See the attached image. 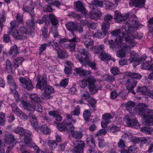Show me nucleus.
<instances>
[{
  "instance_id": "56",
  "label": "nucleus",
  "mask_w": 153,
  "mask_h": 153,
  "mask_svg": "<svg viewBox=\"0 0 153 153\" xmlns=\"http://www.w3.org/2000/svg\"><path fill=\"white\" fill-rule=\"evenodd\" d=\"M107 131L104 129H100L95 134V136L98 137L102 135H105L107 133Z\"/></svg>"
},
{
  "instance_id": "47",
  "label": "nucleus",
  "mask_w": 153,
  "mask_h": 153,
  "mask_svg": "<svg viewBox=\"0 0 153 153\" xmlns=\"http://www.w3.org/2000/svg\"><path fill=\"white\" fill-rule=\"evenodd\" d=\"M87 101L92 107L94 111H95L96 110L95 105L97 103L96 100L92 98H90Z\"/></svg>"
},
{
  "instance_id": "48",
  "label": "nucleus",
  "mask_w": 153,
  "mask_h": 153,
  "mask_svg": "<svg viewBox=\"0 0 153 153\" xmlns=\"http://www.w3.org/2000/svg\"><path fill=\"white\" fill-rule=\"evenodd\" d=\"M48 16L46 15H43L42 19H38L36 20V22L39 24H43L44 22L46 23L48 21Z\"/></svg>"
},
{
  "instance_id": "27",
  "label": "nucleus",
  "mask_w": 153,
  "mask_h": 153,
  "mask_svg": "<svg viewBox=\"0 0 153 153\" xmlns=\"http://www.w3.org/2000/svg\"><path fill=\"white\" fill-rule=\"evenodd\" d=\"M87 144L91 148L94 149L96 147V144L94 138L91 135H89L87 138Z\"/></svg>"
},
{
  "instance_id": "16",
  "label": "nucleus",
  "mask_w": 153,
  "mask_h": 153,
  "mask_svg": "<svg viewBox=\"0 0 153 153\" xmlns=\"http://www.w3.org/2000/svg\"><path fill=\"white\" fill-rule=\"evenodd\" d=\"M145 0H130L129 2L130 6L142 7L144 6Z\"/></svg>"
},
{
  "instance_id": "37",
  "label": "nucleus",
  "mask_w": 153,
  "mask_h": 153,
  "mask_svg": "<svg viewBox=\"0 0 153 153\" xmlns=\"http://www.w3.org/2000/svg\"><path fill=\"white\" fill-rule=\"evenodd\" d=\"M76 25L74 22H71L67 23L66 25V26L68 30L72 32L75 30Z\"/></svg>"
},
{
  "instance_id": "54",
  "label": "nucleus",
  "mask_w": 153,
  "mask_h": 153,
  "mask_svg": "<svg viewBox=\"0 0 153 153\" xmlns=\"http://www.w3.org/2000/svg\"><path fill=\"white\" fill-rule=\"evenodd\" d=\"M16 20L18 24H22L23 22V16L18 13L16 16Z\"/></svg>"
},
{
  "instance_id": "60",
  "label": "nucleus",
  "mask_w": 153,
  "mask_h": 153,
  "mask_svg": "<svg viewBox=\"0 0 153 153\" xmlns=\"http://www.w3.org/2000/svg\"><path fill=\"white\" fill-rule=\"evenodd\" d=\"M113 18V16L109 14H107L104 17V21L105 22H109Z\"/></svg>"
},
{
  "instance_id": "6",
  "label": "nucleus",
  "mask_w": 153,
  "mask_h": 153,
  "mask_svg": "<svg viewBox=\"0 0 153 153\" xmlns=\"http://www.w3.org/2000/svg\"><path fill=\"white\" fill-rule=\"evenodd\" d=\"M74 153H83L85 143L81 140H75L73 141Z\"/></svg>"
},
{
  "instance_id": "9",
  "label": "nucleus",
  "mask_w": 153,
  "mask_h": 153,
  "mask_svg": "<svg viewBox=\"0 0 153 153\" xmlns=\"http://www.w3.org/2000/svg\"><path fill=\"white\" fill-rule=\"evenodd\" d=\"M45 89L44 92L42 95V98L44 100H48L51 99L52 97L50 94L53 93L54 91V88L52 86L47 85L45 87H43Z\"/></svg>"
},
{
  "instance_id": "20",
  "label": "nucleus",
  "mask_w": 153,
  "mask_h": 153,
  "mask_svg": "<svg viewBox=\"0 0 153 153\" xmlns=\"http://www.w3.org/2000/svg\"><path fill=\"white\" fill-rule=\"evenodd\" d=\"M73 38L69 40V41L71 42H73L71 43L69 45L71 51H73L75 48L76 44L75 42H79L80 40L77 37L75 34H74L73 32L72 33Z\"/></svg>"
},
{
  "instance_id": "7",
  "label": "nucleus",
  "mask_w": 153,
  "mask_h": 153,
  "mask_svg": "<svg viewBox=\"0 0 153 153\" xmlns=\"http://www.w3.org/2000/svg\"><path fill=\"white\" fill-rule=\"evenodd\" d=\"M89 34V33L88 32L83 35L82 42L84 43L86 48L91 50L94 45V41L92 39H91Z\"/></svg>"
},
{
  "instance_id": "45",
  "label": "nucleus",
  "mask_w": 153,
  "mask_h": 153,
  "mask_svg": "<svg viewBox=\"0 0 153 153\" xmlns=\"http://www.w3.org/2000/svg\"><path fill=\"white\" fill-rule=\"evenodd\" d=\"M11 106L12 107V111L16 114L18 115H19V114L21 113V111L17 107V105L14 103H13L11 105Z\"/></svg>"
},
{
  "instance_id": "38",
  "label": "nucleus",
  "mask_w": 153,
  "mask_h": 153,
  "mask_svg": "<svg viewBox=\"0 0 153 153\" xmlns=\"http://www.w3.org/2000/svg\"><path fill=\"white\" fill-rule=\"evenodd\" d=\"M67 121V120H64L62 123H57V129L60 131H65V125H67V124L68 123Z\"/></svg>"
},
{
  "instance_id": "61",
  "label": "nucleus",
  "mask_w": 153,
  "mask_h": 153,
  "mask_svg": "<svg viewBox=\"0 0 153 153\" xmlns=\"http://www.w3.org/2000/svg\"><path fill=\"white\" fill-rule=\"evenodd\" d=\"M113 117L109 113L105 114L103 115L102 116V119L105 120H108Z\"/></svg>"
},
{
  "instance_id": "58",
  "label": "nucleus",
  "mask_w": 153,
  "mask_h": 153,
  "mask_svg": "<svg viewBox=\"0 0 153 153\" xmlns=\"http://www.w3.org/2000/svg\"><path fill=\"white\" fill-rule=\"evenodd\" d=\"M33 109L34 110L39 112H42V106L39 104H36L34 105Z\"/></svg>"
},
{
  "instance_id": "41",
  "label": "nucleus",
  "mask_w": 153,
  "mask_h": 153,
  "mask_svg": "<svg viewBox=\"0 0 153 153\" xmlns=\"http://www.w3.org/2000/svg\"><path fill=\"white\" fill-rule=\"evenodd\" d=\"M67 120V121L68 123L67 125H65V131H71V133L74 130V127L73 125L71 123L68 122V120Z\"/></svg>"
},
{
  "instance_id": "13",
  "label": "nucleus",
  "mask_w": 153,
  "mask_h": 153,
  "mask_svg": "<svg viewBox=\"0 0 153 153\" xmlns=\"http://www.w3.org/2000/svg\"><path fill=\"white\" fill-rule=\"evenodd\" d=\"M130 15H131L130 13L124 14L123 15H121L119 12L116 10L114 12V18L117 22L120 23L121 22L126 20Z\"/></svg>"
},
{
  "instance_id": "29",
  "label": "nucleus",
  "mask_w": 153,
  "mask_h": 153,
  "mask_svg": "<svg viewBox=\"0 0 153 153\" xmlns=\"http://www.w3.org/2000/svg\"><path fill=\"white\" fill-rule=\"evenodd\" d=\"M104 49V45L102 44L98 46H93L91 50L93 51L95 53H103V51Z\"/></svg>"
},
{
  "instance_id": "10",
  "label": "nucleus",
  "mask_w": 153,
  "mask_h": 153,
  "mask_svg": "<svg viewBox=\"0 0 153 153\" xmlns=\"http://www.w3.org/2000/svg\"><path fill=\"white\" fill-rule=\"evenodd\" d=\"M95 7L93 4L90 5V7L92 10L89 13V17L91 19L94 20L99 19L102 16V13L100 10L96 9V6Z\"/></svg>"
},
{
  "instance_id": "59",
  "label": "nucleus",
  "mask_w": 153,
  "mask_h": 153,
  "mask_svg": "<svg viewBox=\"0 0 153 153\" xmlns=\"http://www.w3.org/2000/svg\"><path fill=\"white\" fill-rule=\"evenodd\" d=\"M80 107L79 105L77 106L74 110L71 113V114L73 115H78L80 113Z\"/></svg>"
},
{
  "instance_id": "28",
  "label": "nucleus",
  "mask_w": 153,
  "mask_h": 153,
  "mask_svg": "<svg viewBox=\"0 0 153 153\" xmlns=\"http://www.w3.org/2000/svg\"><path fill=\"white\" fill-rule=\"evenodd\" d=\"M75 71L76 72V74H80V76L83 78L85 77L86 76L91 73V71L83 70L79 68H76L75 69Z\"/></svg>"
},
{
  "instance_id": "39",
  "label": "nucleus",
  "mask_w": 153,
  "mask_h": 153,
  "mask_svg": "<svg viewBox=\"0 0 153 153\" xmlns=\"http://www.w3.org/2000/svg\"><path fill=\"white\" fill-rule=\"evenodd\" d=\"M24 61V59L22 57H19L16 58L13 61L14 66L18 67L21 66L22 63Z\"/></svg>"
},
{
  "instance_id": "34",
  "label": "nucleus",
  "mask_w": 153,
  "mask_h": 153,
  "mask_svg": "<svg viewBox=\"0 0 153 153\" xmlns=\"http://www.w3.org/2000/svg\"><path fill=\"white\" fill-rule=\"evenodd\" d=\"M71 135L73 137L76 139H80L83 136V134L80 131H73L71 133Z\"/></svg>"
},
{
  "instance_id": "57",
  "label": "nucleus",
  "mask_w": 153,
  "mask_h": 153,
  "mask_svg": "<svg viewBox=\"0 0 153 153\" xmlns=\"http://www.w3.org/2000/svg\"><path fill=\"white\" fill-rule=\"evenodd\" d=\"M5 20L6 17L4 14L1 15V17L0 18V29L1 30L2 29L4 26L3 22L5 21Z\"/></svg>"
},
{
  "instance_id": "4",
  "label": "nucleus",
  "mask_w": 153,
  "mask_h": 153,
  "mask_svg": "<svg viewBox=\"0 0 153 153\" xmlns=\"http://www.w3.org/2000/svg\"><path fill=\"white\" fill-rule=\"evenodd\" d=\"M12 131L22 136H24V140L27 144H30L32 143L31 137L32 134L31 132L27 131L23 127L19 126L14 128Z\"/></svg>"
},
{
  "instance_id": "55",
  "label": "nucleus",
  "mask_w": 153,
  "mask_h": 153,
  "mask_svg": "<svg viewBox=\"0 0 153 153\" xmlns=\"http://www.w3.org/2000/svg\"><path fill=\"white\" fill-rule=\"evenodd\" d=\"M5 114L2 112H0V124L4 126L5 122Z\"/></svg>"
},
{
  "instance_id": "49",
  "label": "nucleus",
  "mask_w": 153,
  "mask_h": 153,
  "mask_svg": "<svg viewBox=\"0 0 153 153\" xmlns=\"http://www.w3.org/2000/svg\"><path fill=\"white\" fill-rule=\"evenodd\" d=\"M47 143L50 148L52 149H54L57 145V143L55 140H48Z\"/></svg>"
},
{
  "instance_id": "18",
  "label": "nucleus",
  "mask_w": 153,
  "mask_h": 153,
  "mask_svg": "<svg viewBox=\"0 0 153 153\" xmlns=\"http://www.w3.org/2000/svg\"><path fill=\"white\" fill-rule=\"evenodd\" d=\"M15 140L14 135L12 134H8L5 136V142L7 144L15 146Z\"/></svg>"
},
{
  "instance_id": "23",
  "label": "nucleus",
  "mask_w": 153,
  "mask_h": 153,
  "mask_svg": "<svg viewBox=\"0 0 153 153\" xmlns=\"http://www.w3.org/2000/svg\"><path fill=\"white\" fill-rule=\"evenodd\" d=\"M126 83L128 85L126 86L127 89L128 90H133L136 85L137 82L136 80H133L132 78H130L128 79Z\"/></svg>"
},
{
  "instance_id": "1",
  "label": "nucleus",
  "mask_w": 153,
  "mask_h": 153,
  "mask_svg": "<svg viewBox=\"0 0 153 153\" xmlns=\"http://www.w3.org/2000/svg\"><path fill=\"white\" fill-rule=\"evenodd\" d=\"M137 20V16L134 14H133L130 16L128 21L126 23L124 29L126 33L123 34V36L126 43L128 44V48H121V49L117 51L116 53V56L118 57H125L126 53L131 48L136 45V43L134 41L135 37L130 33L131 34L135 30L139 29L142 26L139 25Z\"/></svg>"
},
{
  "instance_id": "11",
  "label": "nucleus",
  "mask_w": 153,
  "mask_h": 153,
  "mask_svg": "<svg viewBox=\"0 0 153 153\" xmlns=\"http://www.w3.org/2000/svg\"><path fill=\"white\" fill-rule=\"evenodd\" d=\"M20 82L22 83V86L28 91L33 90V86L31 81L28 78H25L22 77L19 78Z\"/></svg>"
},
{
  "instance_id": "53",
  "label": "nucleus",
  "mask_w": 153,
  "mask_h": 153,
  "mask_svg": "<svg viewBox=\"0 0 153 153\" xmlns=\"http://www.w3.org/2000/svg\"><path fill=\"white\" fill-rule=\"evenodd\" d=\"M142 130L143 132L148 134H151L153 132V128H152L145 127L142 128Z\"/></svg>"
},
{
  "instance_id": "15",
  "label": "nucleus",
  "mask_w": 153,
  "mask_h": 153,
  "mask_svg": "<svg viewBox=\"0 0 153 153\" xmlns=\"http://www.w3.org/2000/svg\"><path fill=\"white\" fill-rule=\"evenodd\" d=\"M115 45L117 48H128V44L123 42V38L119 36H117L115 41Z\"/></svg>"
},
{
  "instance_id": "21",
  "label": "nucleus",
  "mask_w": 153,
  "mask_h": 153,
  "mask_svg": "<svg viewBox=\"0 0 153 153\" xmlns=\"http://www.w3.org/2000/svg\"><path fill=\"white\" fill-rule=\"evenodd\" d=\"M123 79L126 78V77H130L131 76V78H133L139 79L142 77V76L140 74L130 72H124L123 73Z\"/></svg>"
},
{
  "instance_id": "32",
  "label": "nucleus",
  "mask_w": 153,
  "mask_h": 153,
  "mask_svg": "<svg viewBox=\"0 0 153 153\" xmlns=\"http://www.w3.org/2000/svg\"><path fill=\"white\" fill-rule=\"evenodd\" d=\"M7 82L10 85L15 89L17 88V86L12 75H8L7 76Z\"/></svg>"
},
{
  "instance_id": "5",
  "label": "nucleus",
  "mask_w": 153,
  "mask_h": 153,
  "mask_svg": "<svg viewBox=\"0 0 153 153\" xmlns=\"http://www.w3.org/2000/svg\"><path fill=\"white\" fill-rule=\"evenodd\" d=\"M130 59L131 62H134V66L136 67L140 63L144 61L146 57L145 55L140 57L138 59L139 57L138 54L134 51H131L130 52Z\"/></svg>"
},
{
  "instance_id": "31",
  "label": "nucleus",
  "mask_w": 153,
  "mask_h": 153,
  "mask_svg": "<svg viewBox=\"0 0 153 153\" xmlns=\"http://www.w3.org/2000/svg\"><path fill=\"white\" fill-rule=\"evenodd\" d=\"M34 7L32 4V3L29 5H25L23 7V10L25 12L28 13L31 15H32L33 13Z\"/></svg>"
},
{
  "instance_id": "12",
  "label": "nucleus",
  "mask_w": 153,
  "mask_h": 153,
  "mask_svg": "<svg viewBox=\"0 0 153 153\" xmlns=\"http://www.w3.org/2000/svg\"><path fill=\"white\" fill-rule=\"evenodd\" d=\"M87 81L89 83L88 87L90 91H93L94 93L98 90H101V88L98 85H94L95 79L92 77H89L87 79Z\"/></svg>"
},
{
  "instance_id": "33",
  "label": "nucleus",
  "mask_w": 153,
  "mask_h": 153,
  "mask_svg": "<svg viewBox=\"0 0 153 153\" xmlns=\"http://www.w3.org/2000/svg\"><path fill=\"white\" fill-rule=\"evenodd\" d=\"M135 105V103L131 101L128 102L125 104V107L126 109L129 111L130 113H132V108H133Z\"/></svg>"
},
{
  "instance_id": "43",
  "label": "nucleus",
  "mask_w": 153,
  "mask_h": 153,
  "mask_svg": "<svg viewBox=\"0 0 153 153\" xmlns=\"http://www.w3.org/2000/svg\"><path fill=\"white\" fill-rule=\"evenodd\" d=\"M91 114V112L89 109L85 110L84 111L83 116L84 119L86 121H88L89 120Z\"/></svg>"
},
{
  "instance_id": "36",
  "label": "nucleus",
  "mask_w": 153,
  "mask_h": 153,
  "mask_svg": "<svg viewBox=\"0 0 153 153\" xmlns=\"http://www.w3.org/2000/svg\"><path fill=\"white\" fill-rule=\"evenodd\" d=\"M148 89V88L146 86L143 87H138L137 90V92L139 93L142 94L144 95L145 97L146 94H147L149 91H147Z\"/></svg>"
},
{
  "instance_id": "63",
  "label": "nucleus",
  "mask_w": 153,
  "mask_h": 153,
  "mask_svg": "<svg viewBox=\"0 0 153 153\" xmlns=\"http://www.w3.org/2000/svg\"><path fill=\"white\" fill-rule=\"evenodd\" d=\"M136 149V146L133 145L131 146L128 148V153H134Z\"/></svg>"
},
{
  "instance_id": "3",
  "label": "nucleus",
  "mask_w": 153,
  "mask_h": 153,
  "mask_svg": "<svg viewBox=\"0 0 153 153\" xmlns=\"http://www.w3.org/2000/svg\"><path fill=\"white\" fill-rule=\"evenodd\" d=\"M79 51L80 54H75V56L80 63L82 64V66H86L87 65H88L90 67H95L96 63L94 62L89 60L85 49L81 48L79 49Z\"/></svg>"
},
{
  "instance_id": "51",
  "label": "nucleus",
  "mask_w": 153,
  "mask_h": 153,
  "mask_svg": "<svg viewBox=\"0 0 153 153\" xmlns=\"http://www.w3.org/2000/svg\"><path fill=\"white\" fill-rule=\"evenodd\" d=\"M30 97L31 100L35 102L39 103L40 102V98L39 97L37 94H33L31 95Z\"/></svg>"
},
{
  "instance_id": "35",
  "label": "nucleus",
  "mask_w": 153,
  "mask_h": 153,
  "mask_svg": "<svg viewBox=\"0 0 153 153\" xmlns=\"http://www.w3.org/2000/svg\"><path fill=\"white\" fill-rule=\"evenodd\" d=\"M99 57L102 61L105 62L109 61L111 59V56L109 54L105 53H101Z\"/></svg>"
},
{
  "instance_id": "62",
  "label": "nucleus",
  "mask_w": 153,
  "mask_h": 153,
  "mask_svg": "<svg viewBox=\"0 0 153 153\" xmlns=\"http://www.w3.org/2000/svg\"><path fill=\"white\" fill-rule=\"evenodd\" d=\"M111 71L114 76L120 74V71L117 68H112L111 69Z\"/></svg>"
},
{
  "instance_id": "40",
  "label": "nucleus",
  "mask_w": 153,
  "mask_h": 153,
  "mask_svg": "<svg viewBox=\"0 0 153 153\" xmlns=\"http://www.w3.org/2000/svg\"><path fill=\"white\" fill-rule=\"evenodd\" d=\"M105 32L102 31L101 32L100 30H97L94 34V36L98 38L102 39L106 35Z\"/></svg>"
},
{
  "instance_id": "17",
  "label": "nucleus",
  "mask_w": 153,
  "mask_h": 153,
  "mask_svg": "<svg viewBox=\"0 0 153 153\" xmlns=\"http://www.w3.org/2000/svg\"><path fill=\"white\" fill-rule=\"evenodd\" d=\"M56 31L55 34H54V36L56 40V43L54 44V46L56 45V46H58L59 45L62 46L64 42H66V39H61L60 36L58 35V33L56 30V28H55Z\"/></svg>"
},
{
  "instance_id": "19",
  "label": "nucleus",
  "mask_w": 153,
  "mask_h": 153,
  "mask_svg": "<svg viewBox=\"0 0 153 153\" xmlns=\"http://www.w3.org/2000/svg\"><path fill=\"white\" fill-rule=\"evenodd\" d=\"M74 4L75 5L76 10L80 11L82 14L85 15L86 14L87 11L82 2L79 1L76 2Z\"/></svg>"
},
{
  "instance_id": "52",
  "label": "nucleus",
  "mask_w": 153,
  "mask_h": 153,
  "mask_svg": "<svg viewBox=\"0 0 153 153\" xmlns=\"http://www.w3.org/2000/svg\"><path fill=\"white\" fill-rule=\"evenodd\" d=\"M18 25L16 21L13 20L10 22V27L8 29V30H13L14 29L18 27Z\"/></svg>"
},
{
  "instance_id": "2",
  "label": "nucleus",
  "mask_w": 153,
  "mask_h": 153,
  "mask_svg": "<svg viewBox=\"0 0 153 153\" xmlns=\"http://www.w3.org/2000/svg\"><path fill=\"white\" fill-rule=\"evenodd\" d=\"M146 105L140 103L137 106L136 112L144 119L147 124L153 125V110L146 108Z\"/></svg>"
},
{
  "instance_id": "46",
  "label": "nucleus",
  "mask_w": 153,
  "mask_h": 153,
  "mask_svg": "<svg viewBox=\"0 0 153 153\" xmlns=\"http://www.w3.org/2000/svg\"><path fill=\"white\" fill-rule=\"evenodd\" d=\"M49 17L53 25H56L58 24V21L54 15L50 14Z\"/></svg>"
},
{
  "instance_id": "64",
  "label": "nucleus",
  "mask_w": 153,
  "mask_h": 153,
  "mask_svg": "<svg viewBox=\"0 0 153 153\" xmlns=\"http://www.w3.org/2000/svg\"><path fill=\"white\" fill-rule=\"evenodd\" d=\"M118 146L120 148H124L126 147L124 141L121 139H120L117 143Z\"/></svg>"
},
{
  "instance_id": "30",
  "label": "nucleus",
  "mask_w": 153,
  "mask_h": 153,
  "mask_svg": "<svg viewBox=\"0 0 153 153\" xmlns=\"http://www.w3.org/2000/svg\"><path fill=\"white\" fill-rule=\"evenodd\" d=\"M18 53L17 46L16 45H14L10 48L9 54L12 57H14L17 55Z\"/></svg>"
},
{
  "instance_id": "44",
  "label": "nucleus",
  "mask_w": 153,
  "mask_h": 153,
  "mask_svg": "<svg viewBox=\"0 0 153 153\" xmlns=\"http://www.w3.org/2000/svg\"><path fill=\"white\" fill-rule=\"evenodd\" d=\"M40 128L41 131L45 134L47 135L50 132L49 128L46 125L41 126Z\"/></svg>"
},
{
  "instance_id": "42",
  "label": "nucleus",
  "mask_w": 153,
  "mask_h": 153,
  "mask_svg": "<svg viewBox=\"0 0 153 153\" xmlns=\"http://www.w3.org/2000/svg\"><path fill=\"white\" fill-rule=\"evenodd\" d=\"M110 23L109 22H104L102 23V30L103 32H105V33H107V31L110 27Z\"/></svg>"
},
{
  "instance_id": "50",
  "label": "nucleus",
  "mask_w": 153,
  "mask_h": 153,
  "mask_svg": "<svg viewBox=\"0 0 153 153\" xmlns=\"http://www.w3.org/2000/svg\"><path fill=\"white\" fill-rule=\"evenodd\" d=\"M110 132L112 133H114L119 131L120 130V128L117 126L112 125L111 126H109L108 127Z\"/></svg>"
},
{
  "instance_id": "26",
  "label": "nucleus",
  "mask_w": 153,
  "mask_h": 153,
  "mask_svg": "<svg viewBox=\"0 0 153 153\" xmlns=\"http://www.w3.org/2000/svg\"><path fill=\"white\" fill-rule=\"evenodd\" d=\"M29 117L30 118L31 125L33 128L36 129L38 127L37 121L35 116L33 114H29Z\"/></svg>"
},
{
  "instance_id": "25",
  "label": "nucleus",
  "mask_w": 153,
  "mask_h": 153,
  "mask_svg": "<svg viewBox=\"0 0 153 153\" xmlns=\"http://www.w3.org/2000/svg\"><path fill=\"white\" fill-rule=\"evenodd\" d=\"M26 25L28 29L29 33H33L35 27V23L33 19L27 20L26 22Z\"/></svg>"
},
{
  "instance_id": "14",
  "label": "nucleus",
  "mask_w": 153,
  "mask_h": 153,
  "mask_svg": "<svg viewBox=\"0 0 153 153\" xmlns=\"http://www.w3.org/2000/svg\"><path fill=\"white\" fill-rule=\"evenodd\" d=\"M47 79L46 76L45 75H43L42 77L41 81L40 80V76H38L36 79L37 82L36 84V87L38 88L41 89L42 87L41 82L42 83V86L43 87H45L47 85Z\"/></svg>"
},
{
  "instance_id": "22",
  "label": "nucleus",
  "mask_w": 153,
  "mask_h": 153,
  "mask_svg": "<svg viewBox=\"0 0 153 153\" xmlns=\"http://www.w3.org/2000/svg\"><path fill=\"white\" fill-rule=\"evenodd\" d=\"M55 49L57 51L58 54L57 57L60 59H64L67 58L68 54L65 51H62L59 49L58 46H56L55 45Z\"/></svg>"
},
{
  "instance_id": "24",
  "label": "nucleus",
  "mask_w": 153,
  "mask_h": 153,
  "mask_svg": "<svg viewBox=\"0 0 153 153\" xmlns=\"http://www.w3.org/2000/svg\"><path fill=\"white\" fill-rule=\"evenodd\" d=\"M8 33L9 35H12L14 38L18 39H22V34L20 33L17 29H15L14 30H8Z\"/></svg>"
},
{
  "instance_id": "8",
  "label": "nucleus",
  "mask_w": 153,
  "mask_h": 153,
  "mask_svg": "<svg viewBox=\"0 0 153 153\" xmlns=\"http://www.w3.org/2000/svg\"><path fill=\"white\" fill-rule=\"evenodd\" d=\"M124 119L128 126L134 127L136 128L139 127V123L135 118L134 115L131 114L129 116L127 115L125 117Z\"/></svg>"
}]
</instances>
